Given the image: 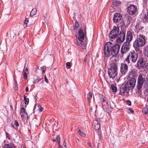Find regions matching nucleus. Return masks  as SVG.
I'll list each match as a JSON object with an SVG mask.
<instances>
[{"label": "nucleus", "instance_id": "1", "mask_svg": "<svg viewBox=\"0 0 148 148\" xmlns=\"http://www.w3.org/2000/svg\"><path fill=\"white\" fill-rule=\"evenodd\" d=\"M120 48V46L118 44L113 45L111 42H107L103 48L105 56L108 58L112 55L116 57Z\"/></svg>", "mask_w": 148, "mask_h": 148}, {"label": "nucleus", "instance_id": "2", "mask_svg": "<svg viewBox=\"0 0 148 148\" xmlns=\"http://www.w3.org/2000/svg\"><path fill=\"white\" fill-rule=\"evenodd\" d=\"M147 37L142 33H137L136 34V38L133 42V47L135 50L139 51L140 47L144 46L146 43Z\"/></svg>", "mask_w": 148, "mask_h": 148}, {"label": "nucleus", "instance_id": "3", "mask_svg": "<svg viewBox=\"0 0 148 148\" xmlns=\"http://www.w3.org/2000/svg\"><path fill=\"white\" fill-rule=\"evenodd\" d=\"M78 37H76L77 44L79 47H80L83 49H85V47L87 44V41H86L83 42V40H84L85 34L83 32V29L82 28H80L78 32Z\"/></svg>", "mask_w": 148, "mask_h": 148}, {"label": "nucleus", "instance_id": "4", "mask_svg": "<svg viewBox=\"0 0 148 148\" xmlns=\"http://www.w3.org/2000/svg\"><path fill=\"white\" fill-rule=\"evenodd\" d=\"M148 82V77L143 73L139 74L138 77L136 88L138 91L142 88L144 83Z\"/></svg>", "mask_w": 148, "mask_h": 148}, {"label": "nucleus", "instance_id": "5", "mask_svg": "<svg viewBox=\"0 0 148 148\" xmlns=\"http://www.w3.org/2000/svg\"><path fill=\"white\" fill-rule=\"evenodd\" d=\"M138 55L135 51L131 52L129 54L124 60V62L128 64H130V61L134 63L136 62L137 60Z\"/></svg>", "mask_w": 148, "mask_h": 148}, {"label": "nucleus", "instance_id": "6", "mask_svg": "<svg viewBox=\"0 0 148 148\" xmlns=\"http://www.w3.org/2000/svg\"><path fill=\"white\" fill-rule=\"evenodd\" d=\"M117 66L114 63H112L108 70V74L110 78L112 79L114 78L117 75Z\"/></svg>", "mask_w": 148, "mask_h": 148}, {"label": "nucleus", "instance_id": "7", "mask_svg": "<svg viewBox=\"0 0 148 148\" xmlns=\"http://www.w3.org/2000/svg\"><path fill=\"white\" fill-rule=\"evenodd\" d=\"M148 64L146 63L145 58L143 57H140L137 61L136 67L139 69L146 68L148 69Z\"/></svg>", "mask_w": 148, "mask_h": 148}, {"label": "nucleus", "instance_id": "8", "mask_svg": "<svg viewBox=\"0 0 148 148\" xmlns=\"http://www.w3.org/2000/svg\"><path fill=\"white\" fill-rule=\"evenodd\" d=\"M101 102L103 109L108 113L111 112L112 107L106 98L105 97L102 98Z\"/></svg>", "mask_w": 148, "mask_h": 148}, {"label": "nucleus", "instance_id": "9", "mask_svg": "<svg viewBox=\"0 0 148 148\" xmlns=\"http://www.w3.org/2000/svg\"><path fill=\"white\" fill-rule=\"evenodd\" d=\"M119 31V29L117 26H114L113 29L110 32L109 35V38L112 40V41H113V39L117 38Z\"/></svg>", "mask_w": 148, "mask_h": 148}, {"label": "nucleus", "instance_id": "10", "mask_svg": "<svg viewBox=\"0 0 148 148\" xmlns=\"http://www.w3.org/2000/svg\"><path fill=\"white\" fill-rule=\"evenodd\" d=\"M136 82V80L135 79H130L125 84L129 90H132L135 87Z\"/></svg>", "mask_w": 148, "mask_h": 148}, {"label": "nucleus", "instance_id": "11", "mask_svg": "<svg viewBox=\"0 0 148 148\" xmlns=\"http://www.w3.org/2000/svg\"><path fill=\"white\" fill-rule=\"evenodd\" d=\"M130 49V43L125 42L123 44L121 49L122 54L127 52Z\"/></svg>", "mask_w": 148, "mask_h": 148}, {"label": "nucleus", "instance_id": "12", "mask_svg": "<svg viewBox=\"0 0 148 148\" xmlns=\"http://www.w3.org/2000/svg\"><path fill=\"white\" fill-rule=\"evenodd\" d=\"M137 11L136 6L134 5H130L127 8V11L130 15L135 14Z\"/></svg>", "mask_w": 148, "mask_h": 148}, {"label": "nucleus", "instance_id": "13", "mask_svg": "<svg viewBox=\"0 0 148 148\" xmlns=\"http://www.w3.org/2000/svg\"><path fill=\"white\" fill-rule=\"evenodd\" d=\"M125 34L123 32H121L118 35L116 41L118 43L123 42L125 39Z\"/></svg>", "mask_w": 148, "mask_h": 148}, {"label": "nucleus", "instance_id": "14", "mask_svg": "<svg viewBox=\"0 0 148 148\" xmlns=\"http://www.w3.org/2000/svg\"><path fill=\"white\" fill-rule=\"evenodd\" d=\"M126 63H121V73L125 75L127 72L128 67Z\"/></svg>", "mask_w": 148, "mask_h": 148}, {"label": "nucleus", "instance_id": "15", "mask_svg": "<svg viewBox=\"0 0 148 148\" xmlns=\"http://www.w3.org/2000/svg\"><path fill=\"white\" fill-rule=\"evenodd\" d=\"M129 90V89L127 87L125 84L124 86L122 85L120 86L119 93L121 95H123L125 93L128 94Z\"/></svg>", "mask_w": 148, "mask_h": 148}, {"label": "nucleus", "instance_id": "16", "mask_svg": "<svg viewBox=\"0 0 148 148\" xmlns=\"http://www.w3.org/2000/svg\"><path fill=\"white\" fill-rule=\"evenodd\" d=\"M122 18V16L120 14L116 13L114 15L113 20L114 22L118 23L120 21Z\"/></svg>", "mask_w": 148, "mask_h": 148}, {"label": "nucleus", "instance_id": "17", "mask_svg": "<svg viewBox=\"0 0 148 148\" xmlns=\"http://www.w3.org/2000/svg\"><path fill=\"white\" fill-rule=\"evenodd\" d=\"M133 38V34L130 31H128L127 34L126 38V41L127 42L130 43V42L132 40Z\"/></svg>", "mask_w": 148, "mask_h": 148}, {"label": "nucleus", "instance_id": "18", "mask_svg": "<svg viewBox=\"0 0 148 148\" xmlns=\"http://www.w3.org/2000/svg\"><path fill=\"white\" fill-rule=\"evenodd\" d=\"M137 77V74L134 70L130 71L128 74V77L130 79H135Z\"/></svg>", "mask_w": 148, "mask_h": 148}, {"label": "nucleus", "instance_id": "19", "mask_svg": "<svg viewBox=\"0 0 148 148\" xmlns=\"http://www.w3.org/2000/svg\"><path fill=\"white\" fill-rule=\"evenodd\" d=\"M20 114L22 119L25 118L27 117L28 114L26 112L24 108H21L20 110Z\"/></svg>", "mask_w": 148, "mask_h": 148}, {"label": "nucleus", "instance_id": "20", "mask_svg": "<svg viewBox=\"0 0 148 148\" xmlns=\"http://www.w3.org/2000/svg\"><path fill=\"white\" fill-rule=\"evenodd\" d=\"M93 123L95 125V129L97 130H99L100 128V126L98 120H95L94 121Z\"/></svg>", "mask_w": 148, "mask_h": 148}, {"label": "nucleus", "instance_id": "21", "mask_svg": "<svg viewBox=\"0 0 148 148\" xmlns=\"http://www.w3.org/2000/svg\"><path fill=\"white\" fill-rule=\"evenodd\" d=\"M143 53L145 57H148V45L144 47L143 49Z\"/></svg>", "mask_w": 148, "mask_h": 148}, {"label": "nucleus", "instance_id": "22", "mask_svg": "<svg viewBox=\"0 0 148 148\" xmlns=\"http://www.w3.org/2000/svg\"><path fill=\"white\" fill-rule=\"evenodd\" d=\"M16 147L14 146V145L13 143H11L8 144H5L4 146V148H15Z\"/></svg>", "mask_w": 148, "mask_h": 148}, {"label": "nucleus", "instance_id": "23", "mask_svg": "<svg viewBox=\"0 0 148 148\" xmlns=\"http://www.w3.org/2000/svg\"><path fill=\"white\" fill-rule=\"evenodd\" d=\"M92 93L90 92L87 95V99L88 101L89 102V106H90V100L91 98H92Z\"/></svg>", "mask_w": 148, "mask_h": 148}, {"label": "nucleus", "instance_id": "24", "mask_svg": "<svg viewBox=\"0 0 148 148\" xmlns=\"http://www.w3.org/2000/svg\"><path fill=\"white\" fill-rule=\"evenodd\" d=\"M119 4V1H114L112 2V4L111 6L112 8H114L117 7Z\"/></svg>", "mask_w": 148, "mask_h": 148}, {"label": "nucleus", "instance_id": "25", "mask_svg": "<svg viewBox=\"0 0 148 148\" xmlns=\"http://www.w3.org/2000/svg\"><path fill=\"white\" fill-rule=\"evenodd\" d=\"M60 137L59 136H58L55 138L53 139L52 141L57 142L58 143H60Z\"/></svg>", "mask_w": 148, "mask_h": 148}, {"label": "nucleus", "instance_id": "26", "mask_svg": "<svg viewBox=\"0 0 148 148\" xmlns=\"http://www.w3.org/2000/svg\"><path fill=\"white\" fill-rule=\"evenodd\" d=\"M135 27L136 29V31H137V33H139V32H138L141 29H142V28L140 26V24L138 23L136 24L135 26Z\"/></svg>", "mask_w": 148, "mask_h": 148}, {"label": "nucleus", "instance_id": "27", "mask_svg": "<svg viewBox=\"0 0 148 148\" xmlns=\"http://www.w3.org/2000/svg\"><path fill=\"white\" fill-rule=\"evenodd\" d=\"M110 88L111 89L112 92H116L117 90V88L116 86H114V84L111 85Z\"/></svg>", "mask_w": 148, "mask_h": 148}, {"label": "nucleus", "instance_id": "28", "mask_svg": "<svg viewBox=\"0 0 148 148\" xmlns=\"http://www.w3.org/2000/svg\"><path fill=\"white\" fill-rule=\"evenodd\" d=\"M37 10L36 9H33L31 11L30 15L31 16H33L36 14Z\"/></svg>", "mask_w": 148, "mask_h": 148}, {"label": "nucleus", "instance_id": "29", "mask_svg": "<svg viewBox=\"0 0 148 148\" xmlns=\"http://www.w3.org/2000/svg\"><path fill=\"white\" fill-rule=\"evenodd\" d=\"M25 95H23L24 99L25 101V105H28L29 103V99L28 98H26Z\"/></svg>", "mask_w": 148, "mask_h": 148}, {"label": "nucleus", "instance_id": "30", "mask_svg": "<svg viewBox=\"0 0 148 148\" xmlns=\"http://www.w3.org/2000/svg\"><path fill=\"white\" fill-rule=\"evenodd\" d=\"M145 19V21H147L148 19V12H146L145 13V14L144 15L143 17Z\"/></svg>", "mask_w": 148, "mask_h": 148}, {"label": "nucleus", "instance_id": "31", "mask_svg": "<svg viewBox=\"0 0 148 148\" xmlns=\"http://www.w3.org/2000/svg\"><path fill=\"white\" fill-rule=\"evenodd\" d=\"M77 132L80 136H84L85 135V134L79 129L78 130Z\"/></svg>", "mask_w": 148, "mask_h": 148}, {"label": "nucleus", "instance_id": "32", "mask_svg": "<svg viewBox=\"0 0 148 148\" xmlns=\"http://www.w3.org/2000/svg\"><path fill=\"white\" fill-rule=\"evenodd\" d=\"M90 58V56L89 54H87L85 58L84 59V61L85 62H87L89 60V58Z\"/></svg>", "mask_w": 148, "mask_h": 148}, {"label": "nucleus", "instance_id": "33", "mask_svg": "<svg viewBox=\"0 0 148 148\" xmlns=\"http://www.w3.org/2000/svg\"><path fill=\"white\" fill-rule=\"evenodd\" d=\"M79 26V24L78 23H75L74 26V28L75 30H77Z\"/></svg>", "mask_w": 148, "mask_h": 148}, {"label": "nucleus", "instance_id": "34", "mask_svg": "<svg viewBox=\"0 0 148 148\" xmlns=\"http://www.w3.org/2000/svg\"><path fill=\"white\" fill-rule=\"evenodd\" d=\"M23 77L25 79H26L27 78V74L26 72L23 71Z\"/></svg>", "mask_w": 148, "mask_h": 148}, {"label": "nucleus", "instance_id": "35", "mask_svg": "<svg viewBox=\"0 0 148 148\" xmlns=\"http://www.w3.org/2000/svg\"><path fill=\"white\" fill-rule=\"evenodd\" d=\"M71 66V63L69 62H67L66 63V67L67 68H69Z\"/></svg>", "mask_w": 148, "mask_h": 148}, {"label": "nucleus", "instance_id": "36", "mask_svg": "<svg viewBox=\"0 0 148 148\" xmlns=\"http://www.w3.org/2000/svg\"><path fill=\"white\" fill-rule=\"evenodd\" d=\"M40 79L37 78L36 80L33 82V83H38L40 81Z\"/></svg>", "mask_w": 148, "mask_h": 148}, {"label": "nucleus", "instance_id": "37", "mask_svg": "<svg viewBox=\"0 0 148 148\" xmlns=\"http://www.w3.org/2000/svg\"><path fill=\"white\" fill-rule=\"evenodd\" d=\"M145 112L144 113L145 114H146L148 113V107L146 108H144Z\"/></svg>", "mask_w": 148, "mask_h": 148}, {"label": "nucleus", "instance_id": "38", "mask_svg": "<svg viewBox=\"0 0 148 148\" xmlns=\"http://www.w3.org/2000/svg\"><path fill=\"white\" fill-rule=\"evenodd\" d=\"M28 22V19L27 18H26L24 21V23L26 25H27Z\"/></svg>", "mask_w": 148, "mask_h": 148}, {"label": "nucleus", "instance_id": "39", "mask_svg": "<svg viewBox=\"0 0 148 148\" xmlns=\"http://www.w3.org/2000/svg\"><path fill=\"white\" fill-rule=\"evenodd\" d=\"M14 125L16 126H19V124L17 122V121L16 120H15L14 121Z\"/></svg>", "mask_w": 148, "mask_h": 148}, {"label": "nucleus", "instance_id": "40", "mask_svg": "<svg viewBox=\"0 0 148 148\" xmlns=\"http://www.w3.org/2000/svg\"><path fill=\"white\" fill-rule=\"evenodd\" d=\"M44 79H45V81L47 83H48V81L46 77V75H44Z\"/></svg>", "mask_w": 148, "mask_h": 148}, {"label": "nucleus", "instance_id": "41", "mask_svg": "<svg viewBox=\"0 0 148 148\" xmlns=\"http://www.w3.org/2000/svg\"><path fill=\"white\" fill-rule=\"evenodd\" d=\"M95 106H96V105H95V104H94V105H93V106H91L89 108H90V110L92 111V110L93 109V108H95Z\"/></svg>", "mask_w": 148, "mask_h": 148}, {"label": "nucleus", "instance_id": "42", "mask_svg": "<svg viewBox=\"0 0 148 148\" xmlns=\"http://www.w3.org/2000/svg\"><path fill=\"white\" fill-rule=\"evenodd\" d=\"M127 104L129 106H131V103L130 101L127 100Z\"/></svg>", "mask_w": 148, "mask_h": 148}, {"label": "nucleus", "instance_id": "43", "mask_svg": "<svg viewBox=\"0 0 148 148\" xmlns=\"http://www.w3.org/2000/svg\"><path fill=\"white\" fill-rule=\"evenodd\" d=\"M62 148H66V145L65 144V141L63 142V147Z\"/></svg>", "mask_w": 148, "mask_h": 148}, {"label": "nucleus", "instance_id": "44", "mask_svg": "<svg viewBox=\"0 0 148 148\" xmlns=\"http://www.w3.org/2000/svg\"><path fill=\"white\" fill-rule=\"evenodd\" d=\"M98 133L99 136L100 137L101 136V132L100 130H98Z\"/></svg>", "mask_w": 148, "mask_h": 148}, {"label": "nucleus", "instance_id": "45", "mask_svg": "<svg viewBox=\"0 0 148 148\" xmlns=\"http://www.w3.org/2000/svg\"><path fill=\"white\" fill-rule=\"evenodd\" d=\"M129 110L130 111V112H131L132 113H133L134 112L133 109L131 108H130L129 109Z\"/></svg>", "mask_w": 148, "mask_h": 148}, {"label": "nucleus", "instance_id": "46", "mask_svg": "<svg viewBox=\"0 0 148 148\" xmlns=\"http://www.w3.org/2000/svg\"><path fill=\"white\" fill-rule=\"evenodd\" d=\"M39 109L40 111L41 112H42V111L43 109V108L41 107L39 108Z\"/></svg>", "mask_w": 148, "mask_h": 148}, {"label": "nucleus", "instance_id": "47", "mask_svg": "<svg viewBox=\"0 0 148 148\" xmlns=\"http://www.w3.org/2000/svg\"><path fill=\"white\" fill-rule=\"evenodd\" d=\"M5 133L6 134V137H8V139H10V138L8 136V133L7 132H5Z\"/></svg>", "mask_w": 148, "mask_h": 148}, {"label": "nucleus", "instance_id": "48", "mask_svg": "<svg viewBox=\"0 0 148 148\" xmlns=\"http://www.w3.org/2000/svg\"><path fill=\"white\" fill-rule=\"evenodd\" d=\"M88 144L89 146L90 147H92V145L89 142H88Z\"/></svg>", "mask_w": 148, "mask_h": 148}, {"label": "nucleus", "instance_id": "49", "mask_svg": "<svg viewBox=\"0 0 148 148\" xmlns=\"http://www.w3.org/2000/svg\"><path fill=\"white\" fill-rule=\"evenodd\" d=\"M42 73H44L46 71V69H44L43 68L42 69Z\"/></svg>", "mask_w": 148, "mask_h": 148}, {"label": "nucleus", "instance_id": "50", "mask_svg": "<svg viewBox=\"0 0 148 148\" xmlns=\"http://www.w3.org/2000/svg\"><path fill=\"white\" fill-rule=\"evenodd\" d=\"M25 90L26 92H28L29 91L28 88V87H27L25 88Z\"/></svg>", "mask_w": 148, "mask_h": 148}, {"label": "nucleus", "instance_id": "51", "mask_svg": "<svg viewBox=\"0 0 148 148\" xmlns=\"http://www.w3.org/2000/svg\"><path fill=\"white\" fill-rule=\"evenodd\" d=\"M15 86L16 87H17V86L18 85V84H17L16 82H15Z\"/></svg>", "mask_w": 148, "mask_h": 148}, {"label": "nucleus", "instance_id": "52", "mask_svg": "<svg viewBox=\"0 0 148 148\" xmlns=\"http://www.w3.org/2000/svg\"><path fill=\"white\" fill-rule=\"evenodd\" d=\"M60 143H58V144H59V146H58V147L59 148H60L61 147V146L60 145Z\"/></svg>", "mask_w": 148, "mask_h": 148}, {"label": "nucleus", "instance_id": "53", "mask_svg": "<svg viewBox=\"0 0 148 148\" xmlns=\"http://www.w3.org/2000/svg\"><path fill=\"white\" fill-rule=\"evenodd\" d=\"M25 70L26 71H28V69L27 68H26V69H25Z\"/></svg>", "mask_w": 148, "mask_h": 148}, {"label": "nucleus", "instance_id": "54", "mask_svg": "<svg viewBox=\"0 0 148 148\" xmlns=\"http://www.w3.org/2000/svg\"><path fill=\"white\" fill-rule=\"evenodd\" d=\"M12 127L14 128H15L14 126V125H12Z\"/></svg>", "mask_w": 148, "mask_h": 148}, {"label": "nucleus", "instance_id": "55", "mask_svg": "<svg viewBox=\"0 0 148 148\" xmlns=\"http://www.w3.org/2000/svg\"><path fill=\"white\" fill-rule=\"evenodd\" d=\"M34 99H36V98L35 97V96H34Z\"/></svg>", "mask_w": 148, "mask_h": 148}, {"label": "nucleus", "instance_id": "56", "mask_svg": "<svg viewBox=\"0 0 148 148\" xmlns=\"http://www.w3.org/2000/svg\"><path fill=\"white\" fill-rule=\"evenodd\" d=\"M84 28H86V27H85Z\"/></svg>", "mask_w": 148, "mask_h": 148}, {"label": "nucleus", "instance_id": "57", "mask_svg": "<svg viewBox=\"0 0 148 148\" xmlns=\"http://www.w3.org/2000/svg\"><path fill=\"white\" fill-rule=\"evenodd\" d=\"M147 88H148V85L147 86Z\"/></svg>", "mask_w": 148, "mask_h": 148}, {"label": "nucleus", "instance_id": "58", "mask_svg": "<svg viewBox=\"0 0 148 148\" xmlns=\"http://www.w3.org/2000/svg\"><path fill=\"white\" fill-rule=\"evenodd\" d=\"M147 148H148V147H147Z\"/></svg>", "mask_w": 148, "mask_h": 148}]
</instances>
